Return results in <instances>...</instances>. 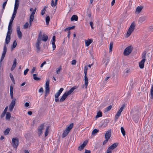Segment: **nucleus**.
I'll return each instance as SVG.
<instances>
[{
	"label": "nucleus",
	"instance_id": "f257e3e1",
	"mask_svg": "<svg viewBox=\"0 0 153 153\" xmlns=\"http://www.w3.org/2000/svg\"><path fill=\"white\" fill-rule=\"evenodd\" d=\"M77 88V86H74L71 88L69 91L66 92L63 94L62 97L59 100L60 102H62L64 101L67 97L68 96L71 94L74 90Z\"/></svg>",
	"mask_w": 153,
	"mask_h": 153
},
{
	"label": "nucleus",
	"instance_id": "f03ea898",
	"mask_svg": "<svg viewBox=\"0 0 153 153\" xmlns=\"http://www.w3.org/2000/svg\"><path fill=\"white\" fill-rule=\"evenodd\" d=\"M73 123H71L66 128L65 130H64L62 134V138H64L68 135L69 132L73 128Z\"/></svg>",
	"mask_w": 153,
	"mask_h": 153
},
{
	"label": "nucleus",
	"instance_id": "7ed1b4c3",
	"mask_svg": "<svg viewBox=\"0 0 153 153\" xmlns=\"http://www.w3.org/2000/svg\"><path fill=\"white\" fill-rule=\"evenodd\" d=\"M133 48L131 46H129L126 47L124 50L123 54L125 56L129 55L131 52Z\"/></svg>",
	"mask_w": 153,
	"mask_h": 153
},
{
	"label": "nucleus",
	"instance_id": "20e7f679",
	"mask_svg": "<svg viewBox=\"0 0 153 153\" xmlns=\"http://www.w3.org/2000/svg\"><path fill=\"white\" fill-rule=\"evenodd\" d=\"M88 69L87 67L86 66H85L84 68V73L85 74V88H86L88 84V79L87 77L86 76L87 70Z\"/></svg>",
	"mask_w": 153,
	"mask_h": 153
},
{
	"label": "nucleus",
	"instance_id": "39448f33",
	"mask_svg": "<svg viewBox=\"0 0 153 153\" xmlns=\"http://www.w3.org/2000/svg\"><path fill=\"white\" fill-rule=\"evenodd\" d=\"M125 106L124 105H123L120 108L119 110L118 111L116 114L115 116V120L116 121L117 120L118 118L119 117L120 115V114L123 111Z\"/></svg>",
	"mask_w": 153,
	"mask_h": 153
},
{
	"label": "nucleus",
	"instance_id": "423d86ee",
	"mask_svg": "<svg viewBox=\"0 0 153 153\" xmlns=\"http://www.w3.org/2000/svg\"><path fill=\"white\" fill-rule=\"evenodd\" d=\"M19 140L17 138H13L12 140V145L13 147L16 148L19 145Z\"/></svg>",
	"mask_w": 153,
	"mask_h": 153
},
{
	"label": "nucleus",
	"instance_id": "0eeeda50",
	"mask_svg": "<svg viewBox=\"0 0 153 153\" xmlns=\"http://www.w3.org/2000/svg\"><path fill=\"white\" fill-rule=\"evenodd\" d=\"M36 10H33V11L32 12L30 16L29 19L30 26L31 25L32 22L34 19V14L36 12Z\"/></svg>",
	"mask_w": 153,
	"mask_h": 153
},
{
	"label": "nucleus",
	"instance_id": "6e6552de",
	"mask_svg": "<svg viewBox=\"0 0 153 153\" xmlns=\"http://www.w3.org/2000/svg\"><path fill=\"white\" fill-rule=\"evenodd\" d=\"M7 48L6 46L5 45H4V47L3 51L1 57V59L0 60V63L1 64V62L3 60V59L5 57V54H6V52H7Z\"/></svg>",
	"mask_w": 153,
	"mask_h": 153
},
{
	"label": "nucleus",
	"instance_id": "1a4fd4ad",
	"mask_svg": "<svg viewBox=\"0 0 153 153\" xmlns=\"http://www.w3.org/2000/svg\"><path fill=\"white\" fill-rule=\"evenodd\" d=\"M41 40L37 39L36 44V48H37V52L39 53L40 50V45L41 44Z\"/></svg>",
	"mask_w": 153,
	"mask_h": 153
},
{
	"label": "nucleus",
	"instance_id": "9d476101",
	"mask_svg": "<svg viewBox=\"0 0 153 153\" xmlns=\"http://www.w3.org/2000/svg\"><path fill=\"white\" fill-rule=\"evenodd\" d=\"M118 145V143H115L110 146L107 150L109 152H111V150H113L116 148L117 146Z\"/></svg>",
	"mask_w": 153,
	"mask_h": 153
},
{
	"label": "nucleus",
	"instance_id": "9b49d317",
	"mask_svg": "<svg viewBox=\"0 0 153 153\" xmlns=\"http://www.w3.org/2000/svg\"><path fill=\"white\" fill-rule=\"evenodd\" d=\"M44 126V123L42 124L38 128V134L39 136L41 135L42 130L43 129Z\"/></svg>",
	"mask_w": 153,
	"mask_h": 153
},
{
	"label": "nucleus",
	"instance_id": "f8f14e48",
	"mask_svg": "<svg viewBox=\"0 0 153 153\" xmlns=\"http://www.w3.org/2000/svg\"><path fill=\"white\" fill-rule=\"evenodd\" d=\"M16 29L18 36L19 39H21L22 37V33L20 30V27L19 26H17Z\"/></svg>",
	"mask_w": 153,
	"mask_h": 153
},
{
	"label": "nucleus",
	"instance_id": "ddd939ff",
	"mask_svg": "<svg viewBox=\"0 0 153 153\" xmlns=\"http://www.w3.org/2000/svg\"><path fill=\"white\" fill-rule=\"evenodd\" d=\"M88 143V141L85 140L84 141L83 143L80 145L78 148V149L79 150L81 151L83 149L85 146L87 145Z\"/></svg>",
	"mask_w": 153,
	"mask_h": 153
},
{
	"label": "nucleus",
	"instance_id": "4468645a",
	"mask_svg": "<svg viewBox=\"0 0 153 153\" xmlns=\"http://www.w3.org/2000/svg\"><path fill=\"white\" fill-rule=\"evenodd\" d=\"M111 136V130L107 131L105 135V139L109 140Z\"/></svg>",
	"mask_w": 153,
	"mask_h": 153
},
{
	"label": "nucleus",
	"instance_id": "2eb2a0df",
	"mask_svg": "<svg viewBox=\"0 0 153 153\" xmlns=\"http://www.w3.org/2000/svg\"><path fill=\"white\" fill-rule=\"evenodd\" d=\"M146 59H142L139 63V66L140 68H143L144 67V63Z\"/></svg>",
	"mask_w": 153,
	"mask_h": 153
},
{
	"label": "nucleus",
	"instance_id": "dca6fc26",
	"mask_svg": "<svg viewBox=\"0 0 153 153\" xmlns=\"http://www.w3.org/2000/svg\"><path fill=\"white\" fill-rule=\"evenodd\" d=\"M48 38V36L46 34L43 33L42 36L41 41L45 42L47 41Z\"/></svg>",
	"mask_w": 153,
	"mask_h": 153
},
{
	"label": "nucleus",
	"instance_id": "f3484780",
	"mask_svg": "<svg viewBox=\"0 0 153 153\" xmlns=\"http://www.w3.org/2000/svg\"><path fill=\"white\" fill-rule=\"evenodd\" d=\"M49 80L48 79L46 82L45 84V91H50L49 88Z\"/></svg>",
	"mask_w": 153,
	"mask_h": 153
},
{
	"label": "nucleus",
	"instance_id": "a211bd4d",
	"mask_svg": "<svg viewBox=\"0 0 153 153\" xmlns=\"http://www.w3.org/2000/svg\"><path fill=\"white\" fill-rule=\"evenodd\" d=\"M93 42V40L91 39H88V40H85V46H88Z\"/></svg>",
	"mask_w": 153,
	"mask_h": 153
},
{
	"label": "nucleus",
	"instance_id": "6ab92c4d",
	"mask_svg": "<svg viewBox=\"0 0 153 153\" xmlns=\"http://www.w3.org/2000/svg\"><path fill=\"white\" fill-rule=\"evenodd\" d=\"M133 119L135 123H137L138 121L139 117L137 115H134L133 116Z\"/></svg>",
	"mask_w": 153,
	"mask_h": 153
},
{
	"label": "nucleus",
	"instance_id": "aec40b11",
	"mask_svg": "<svg viewBox=\"0 0 153 153\" xmlns=\"http://www.w3.org/2000/svg\"><path fill=\"white\" fill-rule=\"evenodd\" d=\"M146 19V18L145 17H142L139 18V22L140 23H142L143 22H145Z\"/></svg>",
	"mask_w": 153,
	"mask_h": 153
},
{
	"label": "nucleus",
	"instance_id": "412c9836",
	"mask_svg": "<svg viewBox=\"0 0 153 153\" xmlns=\"http://www.w3.org/2000/svg\"><path fill=\"white\" fill-rule=\"evenodd\" d=\"M10 35H7L6 38L5 39V43L8 44L10 42Z\"/></svg>",
	"mask_w": 153,
	"mask_h": 153
},
{
	"label": "nucleus",
	"instance_id": "4be33fe9",
	"mask_svg": "<svg viewBox=\"0 0 153 153\" xmlns=\"http://www.w3.org/2000/svg\"><path fill=\"white\" fill-rule=\"evenodd\" d=\"M19 4V0H15V7L14 10H17Z\"/></svg>",
	"mask_w": 153,
	"mask_h": 153
},
{
	"label": "nucleus",
	"instance_id": "5701e85b",
	"mask_svg": "<svg viewBox=\"0 0 153 153\" xmlns=\"http://www.w3.org/2000/svg\"><path fill=\"white\" fill-rule=\"evenodd\" d=\"M60 94L58 93H56L55 95V101L56 102H58L59 101V99L58 97L60 95Z\"/></svg>",
	"mask_w": 153,
	"mask_h": 153
},
{
	"label": "nucleus",
	"instance_id": "b1692460",
	"mask_svg": "<svg viewBox=\"0 0 153 153\" xmlns=\"http://www.w3.org/2000/svg\"><path fill=\"white\" fill-rule=\"evenodd\" d=\"M78 19V16L76 15H74L72 16L71 18V21H77Z\"/></svg>",
	"mask_w": 153,
	"mask_h": 153
},
{
	"label": "nucleus",
	"instance_id": "393cba45",
	"mask_svg": "<svg viewBox=\"0 0 153 153\" xmlns=\"http://www.w3.org/2000/svg\"><path fill=\"white\" fill-rule=\"evenodd\" d=\"M135 24L134 23H132L130 26L129 29L133 31L135 29Z\"/></svg>",
	"mask_w": 153,
	"mask_h": 153
},
{
	"label": "nucleus",
	"instance_id": "a878e982",
	"mask_svg": "<svg viewBox=\"0 0 153 153\" xmlns=\"http://www.w3.org/2000/svg\"><path fill=\"white\" fill-rule=\"evenodd\" d=\"M12 31V29L11 27L8 26V30L7 33V35H10Z\"/></svg>",
	"mask_w": 153,
	"mask_h": 153
},
{
	"label": "nucleus",
	"instance_id": "bb28decb",
	"mask_svg": "<svg viewBox=\"0 0 153 153\" xmlns=\"http://www.w3.org/2000/svg\"><path fill=\"white\" fill-rule=\"evenodd\" d=\"M10 128H7L4 131V135H6L8 134L10 131Z\"/></svg>",
	"mask_w": 153,
	"mask_h": 153
},
{
	"label": "nucleus",
	"instance_id": "cd10ccee",
	"mask_svg": "<svg viewBox=\"0 0 153 153\" xmlns=\"http://www.w3.org/2000/svg\"><path fill=\"white\" fill-rule=\"evenodd\" d=\"M11 117L10 114L9 112L7 113L6 117V119L7 120H9Z\"/></svg>",
	"mask_w": 153,
	"mask_h": 153
},
{
	"label": "nucleus",
	"instance_id": "c85d7f7f",
	"mask_svg": "<svg viewBox=\"0 0 153 153\" xmlns=\"http://www.w3.org/2000/svg\"><path fill=\"white\" fill-rule=\"evenodd\" d=\"M46 16H47V17L45 19L46 23V25H48L49 24V21H50V17L49 16H47V15H46Z\"/></svg>",
	"mask_w": 153,
	"mask_h": 153
},
{
	"label": "nucleus",
	"instance_id": "c756f323",
	"mask_svg": "<svg viewBox=\"0 0 153 153\" xmlns=\"http://www.w3.org/2000/svg\"><path fill=\"white\" fill-rule=\"evenodd\" d=\"M99 130L96 129H95L92 131V134L93 135H95L98 131Z\"/></svg>",
	"mask_w": 153,
	"mask_h": 153
},
{
	"label": "nucleus",
	"instance_id": "7c9ffc66",
	"mask_svg": "<svg viewBox=\"0 0 153 153\" xmlns=\"http://www.w3.org/2000/svg\"><path fill=\"white\" fill-rule=\"evenodd\" d=\"M33 79L36 81H39L40 80V79L37 77V75L36 74H33Z\"/></svg>",
	"mask_w": 153,
	"mask_h": 153
},
{
	"label": "nucleus",
	"instance_id": "2f4dec72",
	"mask_svg": "<svg viewBox=\"0 0 153 153\" xmlns=\"http://www.w3.org/2000/svg\"><path fill=\"white\" fill-rule=\"evenodd\" d=\"M133 31L131 30L128 29L126 34L127 37H129Z\"/></svg>",
	"mask_w": 153,
	"mask_h": 153
},
{
	"label": "nucleus",
	"instance_id": "473e14b6",
	"mask_svg": "<svg viewBox=\"0 0 153 153\" xmlns=\"http://www.w3.org/2000/svg\"><path fill=\"white\" fill-rule=\"evenodd\" d=\"M15 105H12L11 104H10L9 106V110L10 111H12Z\"/></svg>",
	"mask_w": 153,
	"mask_h": 153
},
{
	"label": "nucleus",
	"instance_id": "72a5a7b5",
	"mask_svg": "<svg viewBox=\"0 0 153 153\" xmlns=\"http://www.w3.org/2000/svg\"><path fill=\"white\" fill-rule=\"evenodd\" d=\"M17 45V43L16 40H15L12 46L11 47V50L12 51L13 48H15Z\"/></svg>",
	"mask_w": 153,
	"mask_h": 153
},
{
	"label": "nucleus",
	"instance_id": "f704fd0d",
	"mask_svg": "<svg viewBox=\"0 0 153 153\" xmlns=\"http://www.w3.org/2000/svg\"><path fill=\"white\" fill-rule=\"evenodd\" d=\"M102 113L100 111H99L97 113V115L95 117L97 118L102 116Z\"/></svg>",
	"mask_w": 153,
	"mask_h": 153
},
{
	"label": "nucleus",
	"instance_id": "c9c22d12",
	"mask_svg": "<svg viewBox=\"0 0 153 153\" xmlns=\"http://www.w3.org/2000/svg\"><path fill=\"white\" fill-rule=\"evenodd\" d=\"M150 95L151 98L152 99L153 98V83L150 91Z\"/></svg>",
	"mask_w": 153,
	"mask_h": 153
},
{
	"label": "nucleus",
	"instance_id": "e433bc0d",
	"mask_svg": "<svg viewBox=\"0 0 153 153\" xmlns=\"http://www.w3.org/2000/svg\"><path fill=\"white\" fill-rule=\"evenodd\" d=\"M121 131L123 135L125 136L126 135V132L124 128L123 127L121 128Z\"/></svg>",
	"mask_w": 153,
	"mask_h": 153
},
{
	"label": "nucleus",
	"instance_id": "4c0bfd02",
	"mask_svg": "<svg viewBox=\"0 0 153 153\" xmlns=\"http://www.w3.org/2000/svg\"><path fill=\"white\" fill-rule=\"evenodd\" d=\"M50 127L49 126H48L46 128V131L45 133V136L46 137L48 133V130L49 129Z\"/></svg>",
	"mask_w": 153,
	"mask_h": 153
},
{
	"label": "nucleus",
	"instance_id": "58836bf2",
	"mask_svg": "<svg viewBox=\"0 0 153 153\" xmlns=\"http://www.w3.org/2000/svg\"><path fill=\"white\" fill-rule=\"evenodd\" d=\"M113 45V42H111L110 44L109 52H111L112 51Z\"/></svg>",
	"mask_w": 153,
	"mask_h": 153
},
{
	"label": "nucleus",
	"instance_id": "ea45409f",
	"mask_svg": "<svg viewBox=\"0 0 153 153\" xmlns=\"http://www.w3.org/2000/svg\"><path fill=\"white\" fill-rule=\"evenodd\" d=\"M16 101V98H14V99H12V100L10 104L12 105H15Z\"/></svg>",
	"mask_w": 153,
	"mask_h": 153
},
{
	"label": "nucleus",
	"instance_id": "a19ab883",
	"mask_svg": "<svg viewBox=\"0 0 153 153\" xmlns=\"http://www.w3.org/2000/svg\"><path fill=\"white\" fill-rule=\"evenodd\" d=\"M104 60L105 61H104V63H105V66L106 67L107 66V64L109 62V59H108L106 58Z\"/></svg>",
	"mask_w": 153,
	"mask_h": 153
},
{
	"label": "nucleus",
	"instance_id": "79ce46f5",
	"mask_svg": "<svg viewBox=\"0 0 153 153\" xmlns=\"http://www.w3.org/2000/svg\"><path fill=\"white\" fill-rule=\"evenodd\" d=\"M111 108H112V106L109 105V106H108V107H107L106 108H105V112L108 111H109L111 109Z\"/></svg>",
	"mask_w": 153,
	"mask_h": 153
},
{
	"label": "nucleus",
	"instance_id": "37998d69",
	"mask_svg": "<svg viewBox=\"0 0 153 153\" xmlns=\"http://www.w3.org/2000/svg\"><path fill=\"white\" fill-rule=\"evenodd\" d=\"M146 56V53L145 51H144L142 55V58L143 59H145Z\"/></svg>",
	"mask_w": 153,
	"mask_h": 153
},
{
	"label": "nucleus",
	"instance_id": "c03bdc74",
	"mask_svg": "<svg viewBox=\"0 0 153 153\" xmlns=\"http://www.w3.org/2000/svg\"><path fill=\"white\" fill-rule=\"evenodd\" d=\"M17 13V10H14V12L13 13V14L12 16V19L14 18L16 15V14Z\"/></svg>",
	"mask_w": 153,
	"mask_h": 153
},
{
	"label": "nucleus",
	"instance_id": "a18cd8bd",
	"mask_svg": "<svg viewBox=\"0 0 153 153\" xmlns=\"http://www.w3.org/2000/svg\"><path fill=\"white\" fill-rule=\"evenodd\" d=\"M42 35V32L40 31L39 35L37 39L41 40V38Z\"/></svg>",
	"mask_w": 153,
	"mask_h": 153
},
{
	"label": "nucleus",
	"instance_id": "49530a36",
	"mask_svg": "<svg viewBox=\"0 0 153 153\" xmlns=\"http://www.w3.org/2000/svg\"><path fill=\"white\" fill-rule=\"evenodd\" d=\"M14 18L12 19V17H11V19L10 21V22L9 23L8 26L11 27V26L13 23V20H14Z\"/></svg>",
	"mask_w": 153,
	"mask_h": 153
},
{
	"label": "nucleus",
	"instance_id": "de8ad7c7",
	"mask_svg": "<svg viewBox=\"0 0 153 153\" xmlns=\"http://www.w3.org/2000/svg\"><path fill=\"white\" fill-rule=\"evenodd\" d=\"M56 41V37L55 36H53L52 37V39L51 41L52 43H55Z\"/></svg>",
	"mask_w": 153,
	"mask_h": 153
},
{
	"label": "nucleus",
	"instance_id": "09e8293b",
	"mask_svg": "<svg viewBox=\"0 0 153 153\" xmlns=\"http://www.w3.org/2000/svg\"><path fill=\"white\" fill-rule=\"evenodd\" d=\"M28 25H29V23H28V22H27L24 25V27L25 28H27L28 27Z\"/></svg>",
	"mask_w": 153,
	"mask_h": 153
},
{
	"label": "nucleus",
	"instance_id": "8fccbe9b",
	"mask_svg": "<svg viewBox=\"0 0 153 153\" xmlns=\"http://www.w3.org/2000/svg\"><path fill=\"white\" fill-rule=\"evenodd\" d=\"M143 8V7L142 6L140 5L137 7L136 10H142Z\"/></svg>",
	"mask_w": 153,
	"mask_h": 153
},
{
	"label": "nucleus",
	"instance_id": "3c124183",
	"mask_svg": "<svg viewBox=\"0 0 153 153\" xmlns=\"http://www.w3.org/2000/svg\"><path fill=\"white\" fill-rule=\"evenodd\" d=\"M13 86H12L11 85L10 86V93H13Z\"/></svg>",
	"mask_w": 153,
	"mask_h": 153
},
{
	"label": "nucleus",
	"instance_id": "603ef678",
	"mask_svg": "<svg viewBox=\"0 0 153 153\" xmlns=\"http://www.w3.org/2000/svg\"><path fill=\"white\" fill-rule=\"evenodd\" d=\"M62 70V68L61 66H60L59 67L58 69L56 70V73L57 74H59V73L60 71Z\"/></svg>",
	"mask_w": 153,
	"mask_h": 153
},
{
	"label": "nucleus",
	"instance_id": "864d4df0",
	"mask_svg": "<svg viewBox=\"0 0 153 153\" xmlns=\"http://www.w3.org/2000/svg\"><path fill=\"white\" fill-rule=\"evenodd\" d=\"M63 88H61L57 92L58 93L60 94L63 91Z\"/></svg>",
	"mask_w": 153,
	"mask_h": 153
},
{
	"label": "nucleus",
	"instance_id": "5fc2aeb1",
	"mask_svg": "<svg viewBox=\"0 0 153 153\" xmlns=\"http://www.w3.org/2000/svg\"><path fill=\"white\" fill-rule=\"evenodd\" d=\"M76 63V61L75 60H73L71 61V64L72 65H75Z\"/></svg>",
	"mask_w": 153,
	"mask_h": 153
},
{
	"label": "nucleus",
	"instance_id": "6e6d98bb",
	"mask_svg": "<svg viewBox=\"0 0 153 153\" xmlns=\"http://www.w3.org/2000/svg\"><path fill=\"white\" fill-rule=\"evenodd\" d=\"M29 71V69L28 68L26 69L24 71V75H26L27 74L28 71Z\"/></svg>",
	"mask_w": 153,
	"mask_h": 153
},
{
	"label": "nucleus",
	"instance_id": "4d7b16f0",
	"mask_svg": "<svg viewBox=\"0 0 153 153\" xmlns=\"http://www.w3.org/2000/svg\"><path fill=\"white\" fill-rule=\"evenodd\" d=\"M52 47L53 48V50H54L55 49L56 46L55 44V43L52 42Z\"/></svg>",
	"mask_w": 153,
	"mask_h": 153
},
{
	"label": "nucleus",
	"instance_id": "13d9d810",
	"mask_svg": "<svg viewBox=\"0 0 153 153\" xmlns=\"http://www.w3.org/2000/svg\"><path fill=\"white\" fill-rule=\"evenodd\" d=\"M7 1H5L3 4L2 5V7L3 9H4L5 7L6 6V4H7Z\"/></svg>",
	"mask_w": 153,
	"mask_h": 153
},
{
	"label": "nucleus",
	"instance_id": "bf43d9fd",
	"mask_svg": "<svg viewBox=\"0 0 153 153\" xmlns=\"http://www.w3.org/2000/svg\"><path fill=\"white\" fill-rule=\"evenodd\" d=\"M39 93H43L44 92L43 88L42 87L41 88L39 91Z\"/></svg>",
	"mask_w": 153,
	"mask_h": 153
},
{
	"label": "nucleus",
	"instance_id": "052dcab7",
	"mask_svg": "<svg viewBox=\"0 0 153 153\" xmlns=\"http://www.w3.org/2000/svg\"><path fill=\"white\" fill-rule=\"evenodd\" d=\"M49 91H45V98L46 97H47L48 95V94H49Z\"/></svg>",
	"mask_w": 153,
	"mask_h": 153
},
{
	"label": "nucleus",
	"instance_id": "680f3d73",
	"mask_svg": "<svg viewBox=\"0 0 153 153\" xmlns=\"http://www.w3.org/2000/svg\"><path fill=\"white\" fill-rule=\"evenodd\" d=\"M87 13V16H88L89 17H90L91 16V12L90 11H88Z\"/></svg>",
	"mask_w": 153,
	"mask_h": 153
},
{
	"label": "nucleus",
	"instance_id": "e2e57ef3",
	"mask_svg": "<svg viewBox=\"0 0 153 153\" xmlns=\"http://www.w3.org/2000/svg\"><path fill=\"white\" fill-rule=\"evenodd\" d=\"M36 68L35 67H33V68L32 69V70L31 71V74L33 73L34 71H35Z\"/></svg>",
	"mask_w": 153,
	"mask_h": 153
},
{
	"label": "nucleus",
	"instance_id": "0e129e2a",
	"mask_svg": "<svg viewBox=\"0 0 153 153\" xmlns=\"http://www.w3.org/2000/svg\"><path fill=\"white\" fill-rule=\"evenodd\" d=\"M46 61H44L41 65L40 67L42 68L43 65L46 64Z\"/></svg>",
	"mask_w": 153,
	"mask_h": 153
},
{
	"label": "nucleus",
	"instance_id": "69168bd1",
	"mask_svg": "<svg viewBox=\"0 0 153 153\" xmlns=\"http://www.w3.org/2000/svg\"><path fill=\"white\" fill-rule=\"evenodd\" d=\"M10 97L11 99H13L14 98V97H13V93H10Z\"/></svg>",
	"mask_w": 153,
	"mask_h": 153
},
{
	"label": "nucleus",
	"instance_id": "338daca9",
	"mask_svg": "<svg viewBox=\"0 0 153 153\" xmlns=\"http://www.w3.org/2000/svg\"><path fill=\"white\" fill-rule=\"evenodd\" d=\"M108 140L107 139H105V140L103 143V144H102L103 145H104L107 142Z\"/></svg>",
	"mask_w": 153,
	"mask_h": 153
},
{
	"label": "nucleus",
	"instance_id": "774afa93",
	"mask_svg": "<svg viewBox=\"0 0 153 153\" xmlns=\"http://www.w3.org/2000/svg\"><path fill=\"white\" fill-rule=\"evenodd\" d=\"M56 5L55 4V3H54V1L53 0H52L51 3V5L52 6H55Z\"/></svg>",
	"mask_w": 153,
	"mask_h": 153
}]
</instances>
